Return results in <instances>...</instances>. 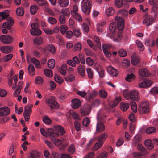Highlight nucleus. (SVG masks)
<instances>
[{"instance_id": "obj_1", "label": "nucleus", "mask_w": 158, "mask_h": 158, "mask_svg": "<svg viewBox=\"0 0 158 158\" xmlns=\"http://www.w3.org/2000/svg\"><path fill=\"white\" fill-rule=\"evenodd\" d=\"M92 2L91 0H83L81 3V10L85 15L89 14Z\"/></svg>"}, {"instance_id": "obj_2", "label": "nucleus", "mask_w": 158, "mask_h": 158, "mask_svg": "<svg viewBox=\"0 0 158 158\" xmlns=\"http://www.w3.org/2000/svg\"><path fill=\"white\" fill-rule=\"evenodd\" d=\"M45 102L51 109H57L59 107V105L54 97L52 96L47 98Z\"/></svg>"}, {"instance_id": "obj_3", "label": "nucleus", "mask_w": 158, "mask_h": 158, "mask_svg": "<svg viewBox=\"0 0 158 158\" xmlns=\"http://www.w3.org/2000/svg\"><path fill=\"white\" fill-rule=\"evenodd\" d=\"M138 111L140 114H148L149 112V106L147 101H143L140 104Z\"/></svg>"}, {"instance_id": "obj_4", "label": "nucleus", "mask_w": 158, "mask_h": 158, "mask_svg": "<svg viewBox=\"0 0 158 158\" xmlns=\"http://www.w3.org/2000/svg\"><path fill=\"white\" fill-rule=\"evenodd\" d=\"M149 3L152 6V8L151 15L154 18H156L158 12V7L156 2L153 1V0H149Z\"/></svg>"}, {"instance_id": "obj_5", "label": "nucleus", "mask_w": 158, "mask_h": 158, "mask_svg": "<svg viewBox=\"0 0 158 158\" xmlns=\"http://www.w3.org/2000/svg\"><path fill=\"white\" fill-rule=\"evenodd\" d=\"M0 41L4 44H7L12 42L13 38L9 35H2L0 36Z\"/></svg>"}, {"instance_id": "obj_6", "label": "nucleus", "mask_w": 158, "mask_h": 158, "mask_svg": "<svg viewBox=\"0 0 158 158\" xmlns=\"http://www.w3.org/2000/svg\"><path fill=\"white\" fill-rule=\"evenodd\" d=\"M115 21L117 23L118 29L120 31H122L124 28V20L121 17L116 16L114 18Z\"/></svg>"}, {"instance_id": "obj_7", "label": "nucleus", "mask_w": 158, "mask_h": 158, "mask_svg": "<svg viewBox=\"0 0 158 158\" xmlns=\"http://www.w3.org/2000/svg\"><path fill=\"white\" fill-rule=\"evenodd\" d=\"M145 19L143 21V24L147 26H149L151 25L153 21L155 20L156 18H154L150 15H148L147 13L145 14Z\"/></svg>"}, {"instance_id": "obj_8", "label": "nucleus", "mask_w": 158, "mask_h": 158, "mask_svg": "<svg viewBox=\"0 0 158 158\" xmlns=\"http://www.w3.org/2000/svg\"><path fill=\"white\" fill-rule=\"evenodd\" d=\"M129 97L130 99L132 100L138 101L140 99L138 92L136 90H133L129 93Z\"/></svg>"}, {"instance_id": "obj_9", "label": "nucleus", "mask_w": 158, "mask_h": 158, "mask_svg": "<svg viewBox=\"0 0 158 158\" xmlns=\"http://www.w3.org/2000/svg\"><path fill=\"white\" fill-rule=\"evenodd\" d=\"M7 22H4L2 24V27L3 28H6L8 29H10L11 27L14 24V21L12 18L10 17H9L7 19Z\"/></svg>"}, {"instance_id": "obj_10", "label": "nucleus", "mask_w": 158, "mask_h": 158, "mask_svg": "<svg viewBox=\"0 0 158 158\" xmlns=\"http://www.w3.org/2000/svg\"><path fill=\"white\" fill-rule=\"evenodd\" d=\"M54 131L60 136H63L65 132L64 128L60 125H56L54 126Z\"/></svg>"}, {"instance_id": "obj_11", "label": "nucleus", "mask_w": 158, "mask_h": 158, "mask_svg": "<svg viewBox=\"0 0 158 158\" xmlns=\"http://www.w3.org/2000/svg\"><path fill=\"white\" fill-rule=\"evenodd\" d=\"M121 100V98L120 96L116 97L112 101H108L109 105L111 107L113 108L116 106Z\"/></svg>"}, {"instance_id": "obj_12", "label": "nucleus", "mask_w": 158, "mask_h": 158, "mask_svg": "<svg viewBox=\"0 0 158 158\" xmlns=\"http://www.w3.org/2000/svg\"><path fill=\"white\" fill-rule=\"evenodd\" d=\"M107 70L109 74L112 76L116 77L118 75V70L111 66L107 67Z\"/></svg>"}, {"instance_id": "obj_13", "label": "nucleus", "mask_w": 158, "mask_h": 158, "mask_svg": "<svg viewBox=\"0 0 158 158\" xmlns=\"http://www.w3.org/2000/svg\"><path fill=\"white\" fill-rule=\"evenodd\" d=\"M105 130V127L104 124L101 122H98L97 123L96 133H101L103 132Z\"/></svg>"}, {"instance_id": "obj_14", "label": "nucleus", "mask_w": 158, "mask_h": 158, "mask_svg": "<svg viewBox=\"0 0 158 158\" xmlns=\"http://www.w3.org/2000/svg\"><path fill=\"white\" fill-rule=\"evenodd\" d=\"M10 112L9 108L7 107L0 108V116L4 117L8 115Z\"/></svg>"}, {"instance_id": "obj_15", "label": "nucleus", "mask_w": 158, "mask_h": 158, "mask_svg": "<svg viewBox=\"0 0 158 158\" xmlns=\"http://www.w3.org/2000/svg\"><path fill=\"white\" fill-rule=\"evenodd\" d=\"M152 81L150 80H147L142 82L138 84V86L140 88H145L150 87L152 84Z\"/></svg>"}, {"instance_id": "obj_16", "label": "nucleus", "mask_w": 158, "mask_h": 158, "mask_svg": "<svg viewBox=\"0 0 158 158\" xmlns=\"http://www.w3.org/2000/svg\"><path fill=\"white\" fill-rule=\"evenodd\" d=\"M71 102L72 107L74 109L78 108L81 105V101L78 99L74 98L72 100Z\"/></svg>"}, {"instance_id": "obj_17", "label": "nucleus", "mask_w": 158, "mask_h": 158, "mask_svg": "<svg viewBox=\"0 0 158 158\" xmlns=\"http://www.w3.org/2000/svg\"><path fill=\"white\" fill-rule=\"evenodd\" d=\"M89 106L88 105L85 106V108L84 107L80 110L81 114L83 116L88 115L90 111Z\"/></svg>"}, {"instance_id": "obj_18", "label": "nucleus", "mask_w": 158, "mask_h": 158, "mask_svg": "<svg viewBox=\"0 0 158 158\" xmlns=\"http://www.w3.org/2000/svg\"><path fill=\"white\" fill-rule=\"evenodd\" d=\"M97 92L95 90H93L88 93L86 97V100L88 101H89L95 98L97 96Z\"/></svg>"}, {"instance_id": "obj_19", "label": "nucleus", "mask_w": 158, "mask_h": 158, "mask_svg": "<svg viewBox=\"0 0 158 158\" xmlns=\"http://www.w3.org/2000/svg\"><path fill=\"white\" fill-rule=\"evenodd\" d=\"M139 74L140 76L145 77H148L150 75L149 71L145 68L140 69L139 71Z\"/></svg>"}, {"instance_id": "obj_20", "label": "nucleus", "mask_w": 158, "mask_h": 158, "mask_svg": "<svg viewBox=\"0 0 158 158\" xmlns=\"http://www.w3.org/2000/svg\"><path fill=\"white\" fill-rule=\"evenodd\" d=\"M33 44L35 45H41L43 43V40L41 37H37L33 40Z\"/></svg>"}, {"instance_id": "obj_21", "label": "nucleus", "mask_w": 158, "mask_h": 158, "mask_svg": "<svg viewBox=\"0 0 158 158\" xmlns=\"http://www.w3.org/2000/svg\"><path fill=\"white\" fill-rule=\"evenodd\" d=\"M12 47L9 46H2L0 48V49L2 52L5 53H9L11 52Z\"/></svg>"}, {"instance_id": "obj_22", "label": "nucleus", "mask_w": 158, "mask_h": 158, "mask_svg": "<svg viewBox=\"0 0 158 158\" xmlns=\"http://www.w3.org/2000/svg\"><path fill=\"white\" fill-rule=\"evenodd\" d=\"M85 67L83 65H80L77 68V70L79 74L81 76L84 77L85 75Z\"/></svg>"}, {"instance_id": "obj_23", "label": "nucleus", "mask_w": 158, "mask_h": 158, "mask_svg": "<svg viewBox=\"0 0 158 158\" xmlns=\"http://www.w3.org/2000/svg\"><path fill=\"white\" fill-rule=\"evenodd\" d=\"M115 12V9L112 7H109L105 11V14L107 16H110L114 15Z\"/></svg>"}, {"instance_id": "obj_24", "label": "nucleus", "mask_w": 158, "mask_h": 158, "mask_svg": "<svg viewBox=\"0 0 158 158\" xmlns=\"http://www.w3.org/2000/svg\"><path fill=\"white\" fill-rule=\"evenodd\" d=\"M121 110L123 112L126 111L129 107V104L123 102H121L120 104Z\"/></svg>"}, {"instance_id": "obj_25", "label": "nucleus", "mask_w": 158, "mask_h": 158, "mask_svg": "<svg viewBox=\"0 0 158 158\" xmlns=\"http://www.w3.org/2000/svg\"><path fill=\"white\" fill-rule=\"evenodd\" d=\"M117 25L115 22H112L109 25V30L112 33V35L115 34V31L116 29Z\"/></svg>"}, {"instance_id": "obj_26", "label": "nucleus", "mask_w": 158, "mask_h": 158, "mask_svg": "<svg viewBox=\"0 0 158 158\" xmlns=\"http://www.w3.org/2000/svg\"><path fill=\"white\" fill-rule=\"evenodd\" d=\"M33 105L30 104L29 105H27L24 108V112L23 114L30 115L31 112V109L32 108Z\"/></svg>"}, {"instance_id": "obj_27", "label": "nucleus", "mask_w": 158, "mask_h": 158, "mask_svg": "<svg viewBox=\"0 0 158 158\" xmlns=\"http://www.w3.org/2000/svg\"><path fill=\"white\" fill-rule=\"evenodd\" d=\"M72 16L77 21L79 22H81L82 21V19L81 15L78 13H74L72 12L71 14Z\"/></svg>"}, {"instance_id": "obj_28", "label": "nucleus", "mask_w": 158, "mask_h": 158, "mask_svg": "<svg viewBox=\"0 0 158 158\" xmlns=\"http://www.w3.org/2000/svg\"><path fill=\"white\" fill-rule=\"evenodd\" d=\"M141 140V136L140 135H137L134 137L132 144L135 146H137Z\"/></svg>"}, {"instance_id": "obj_29", "label": "nucleus", "mask_w": 158, "mask_h": 158, "mask_svg": "<svg viewBox=\"0 0 158 158\" xmlns=\"http://www.w3.org/2000/svg\"><path fill=\"white\" fill-rule=\"evenodd\" d=\"M145 145L148 148L151 150L153 148L154 146L152 143V141L150 139H148L145 140L144 142Z\"/></svg>"}, {"instance_id": "obj_30", "label": "nucleus", "mask_w": 158, "mask_h": 158, "mask_svg": "<svg viewBox=\"0 0 158 158\" xmlns=\"http://www.w3.org/2000/svg\"><path fill=\"white\" fill-rule=\"evenodd\" d=\"M107 134L106 133H104L101 134L100 136H98L96 139V140L99 141L103 142V141L105 140L107 138Z\"/></svg>"}, {"instance_id": "obj_31", "label": "nucleus", "mask_w": 158, "mask_h": 158, "mask_svg": "<svg viewBox=\"0 0 158 158\" xmlns=\"http://www.w3.org/2000/svg\"><path fill=\"white\" fill-rule=\"evenodd\" d=\"M58 3L62 7L67 6L69 4V0H58Z\"/></svg>"}, {"instance_id": "obj_32", "label": "nucleus", "mask_w": 158, "mask_h": 158, "mask_svg": "<svg viewBox=\"0 0 158 158\" xmlns=\"http://www.w3.org/2000/svg\"><path fill=\"white\" fill-rule=\"evenodd\" d=\"M30 31L31 35L33 36L40 35L42 34L41 31L38 28L30 30Z\"/></svg>"}, {"instance_id": "obj_33", "label": "nucleus", "mask_w": 158, "mask_h": 158, "mask_svg": "<svg viewBox=\"0 0 158 158\" xmlns=\"http://www.w3.org/2000/svg\"><path fill=\"white\" fill-rule=\"evenodd\" d=\"M155 41L153 40H150L149 39H146L145 41V45L150 47H153L155 45Z\"/></svg>"}, {"instance_id": "obj_34", "label": "nucleus", "mask_w": 158, "mask_h": 158, "mask_svg": "<svg viewBox=\"0 0 158 158\" xmlns=\"http://www.w3.org/2000/svg\"><path fill=\"white\" fill-rule=\"evenodd\" d=\"M103 143L102 142L99 141L97 142L92 148L93 151H95L101 148L103 145Z\"/></svg>"}, {"instance_id": "obj_35", "label": "nucleus", "mask_w": 158, "mask_h": 158, "mask_svg": "<svg viewBox=\"0 0 158 158\" xmlns=\"http://www.w3.org/2000/svg\"><path fill=\"white\" fill-rule=\"evenodd\" d=\"M135 78V76L131 73L127 75L125 77V80L126 81L130 82L133 81Z\"/></svg>"}, {"instance_id": "obj_36", "label": "nucleus", "mask_w": 158, "mask_h": 158, "mask_svg": "<svg viewBox=\"0 0 158 158\" xmlns=\"http://www.w3.org/2000/svg\"><path fill=\"white\" fill-rule=\"evenodd\" d=\"M31 60L36 68H41L40 62L38 60L33 57L31 59Z\"/></svg>"}, {"instance_id": "obj_37", "label": "nucleus", "mask_w": 158, "mask_h": 158, "mask_svg": "<svg viewBox=\"0 0 158 158\" xmlns=\"http://www.w3.org/2000/svg\"><path fill=\"white\" fill-rule=\"evenodd\" d=\"M99 97L102 98H106L107 96V93L104 90H100L98 92Z\"/></svg>"}, {"instance_id": "obj_38", "label": "nucleus", "mask_w": 158, "mask_h": 158, "mask_svg": "<svg viewBox=\"0 0 158 158\" xmlns=\"http://www.w3.org/2000/svg\"><path fill=\"white\" fill-rule=\"evenodd\" d=\"M28 70L30 74L32 76L34 75L35 73V68L33 65H29L28 67Z\"/></svg>"}, {"instance_id": "obj_39", "label": "nucleus", "mask_w": 158, "mask_h": 158, "mask_svg": "<svg viewBox=\"0 0 158 158\" xmlns=\"http://www.w3.org/2000/svg\"><path fill=\"white\" fill-rule=\"evenodd\" d=\"M66 69L67 67L66 65L65 64H63L62 65L61 67L59 69V70L62 75H65L66 73Z\"/></svg>"}, {"instance_id": "obj_40", "label": "nucleus", "mask_w": 158, "mask_h": 158, "mask_svg": "<svg viewBox=\"0 0 158 158\" xmlns=\"http://www.w3.org/2000/svg\"><path fill=\"white\" fill-rule=\"evenodd\" d=\"M16 13L18 16H22L24 14V11L23 8L22 7H19L16 10Z\"/></svg>"}, {"instance_id": "obj_41", "label": "nucleus", "mask_w": 158, "mask_h": 158, "mask_svg": "<svg viewBox=\"0 0 158 158\" xmlns=\"http://www.w3.org/2000/svg\"><path fill=\"white\" fill-rule=\"evenodd\" d=\"M54 79L55 81L59 84H61L63 81V79L60 76L56 74L54 76Z\"/></svg>"}, {"instance_id": "obj_42", "label": "nucleus", "mask_w": 158, "mask_h": 158, "mask_svg": "<svg viewBox=\"0 0 158 158\" xmlns=\"http://www.w3.org/2000/svg\"><path fill=\"white\" fill-rule=\"evenodd\" d=\"M45 75L47 77H50L52 76V72L51 70L48 69H45L44 70Z\"/></svg>"}, {"instance_id": "obj_43", "label": "nucleus", "mask_w": 158, "mask_h": 158, "mask_svg": "<svg viewBox=\"0 0 158 158\" xmlns=\"http://www.w3.org/2000/svg\"><path fill=\"white\" fill-rule=\"evenodd\" d=\"M132 64L133 65H136L140 62V59L135 56H133L131 58Z\"/></svg>"}, {"instance_id": "obj_44", "label": "nucleus", "mask_w": 158, "mask_h": 158, "mask_svg": "<svg viewBox=\"0 0 158 158\" xmlns=\"http://www.w3.org/2000/svg\"><path fill=\"white\" fill-rule=\"evenodd\" d=\"M70 114L72 115V116L74 119L79 120H80V118L78 114L75 112L71 110L70 111Z\"/></svg>"}, {"instance_id": "obj_45", "label": "nucleus", "mask_w": 158, "mask_h": 158, "mask_svg": "<svg viewBox=\"0 0 158 158\" xmlns=\"http://www.w3.org/2000/svg\"><path fill=\"white\" fill-rule=\"evenodd\" d=\"M94 41L96 43L97 47L98 48L101 49V44L100 43L99 38L96 36L94 37Z\"/></svg>"}, {"instance_id": "obj_46", "label": "nucleus", "mask_w": 158, "mask_h": 158, "mask_svg": "<svg viewBox=\"0 0 158 158\" xmlns=\"http://www.w3.org/2000/svg\"><path fill=\"white\" fill-rule=\"evenodd\" d=\"M66 21V17L63 15H61L59 16L58 17L59 23L62 24H64L65 23Z\"/></svg>"}, {"instance_id": "obj_47", "label": "nucleus", "mask_w": 158, "mask_h": 158, "mask_svg": "<svg viewBox=\"0 0 158 158\" xmlns=\"http://www.w3.org/2000/svg\"><path fill=\"white\" fill-rule=\"evenodd\" d=\"M38 9V6L35 5H33L30 7V12L32 15L36 13Z\"/></svg>"}, {"instance_id": "obj_48", "label": "nucleus", "mask_w": 158, "mask_h": 158, "mask_svg": "<svg viewBox=\"0 0 158 158\" xmlns=\"http://www.w3.org/2000/svg\"><path fill=\"white\" fill-rule=\"evenodd\" d=\"M55 64V60L53 59H50L48 62V67L51 69H53L54 68Z\"/></svg>"}, {"instance_id": "obj_49", "label": "nucleus", "mask_w": 158, "mask_h": 158, "mask_svg": "<svg viewBox=\"0 0 158 158\" xmlns=\"http://www.w3.org/2000/svg\"><path fill=\"white\" fill-rule=\"evenodd\" d=\"M86 72L88 75V77L90 79L93 78L94 73L91 68H88L86 69Z\"/></svg>"}, {"instance_id": "obj_50", "label": "nucleus", "mask_w": 158, "mask_h": 158, "mask_svg": "<svg viewBox=\"0 0 158 158\" xmlns=\"http://www.w3.org/2000/svg\"><path fill=\"white\" fill-rule=\"evenodd\" d=\"M49 135L51 141L53 140V139H56L60 136L56 131L55 132H49Z\"/></svg>"}, {"instance_id": "obj_51", "label": "nucleus", "mask_w": 158, "mask_h": 158, "mask_svg": "<svg viewBox=\"0 0 158 158\" xmlns=\"http://www.w3.org/2000/svg\"><path fill=\"white\" fill-rule=\"evenodd\" d=\"M137 149L138 150L144 153V154L147 153L146 150L141 144L139 143L137 144Z\"/></svg>"}, {"instance_id": "obj_52", "label": "nucleus", "mask_w": 158, "mask_h": 158, "mask_svg": "<svg viewBox=\"0 0 158 158\" xmlns=\"http://www.w3.org/2000/svg\"><path fill=\"white\" fill-rule=\"evenodd\" d=\"M136 43L137 45L139 50L140 51H143L144 49V47L142 43L139 40H136Z\"/></svg>"}, {"instance_id": "obj_53", "label": "nucleus", "mask_w": 158, "mask_h": 158, "mask_svg": "<svg viewBox=\"0 0 158 158\" xmlns=\"http://www.w3.org/2000/svg\"><path fill=\"white\" fill-rule=\"evenodd\" d=\"M131 109L134 112H136L137 111V106L136 103L133 101L130 102Z\"/></svg>"}, {"instance_id": "obj_54", "label": "nucleus", "mask_w": 158, "mask_h": 158, "mask_svg": "<svg viewBox=\"0 0 158 158\" xmlns=\"http://www.w3.org/2000/svg\"><path fill=\"white\" fill-rule=\"evenodd\" d=\"M52 142L56 145L59 146L62 144V141L60 139H53Z\"/></svg>"}, {"instance_id": "obj_55", "label": "nucleus", "mask_w": 158, "mask_h": 158, "mask_svg": "<svg viewBox=\"0 0 158 158\" xmlns=\"http://www.w3.org/2000/svg\"><path fill=\"white\" fill-rule=\"evenodd\" d=\"M156 131V129L154 127H150L146 130V132L148 134H151L155 132Z\"/></svg>"}, {"instance_id": "obj_56", "label": "nucleus", "mask_w": 158, "mask_h": 158, "mask_svg": "<svg viewBox=\"0 0 158 158\" xmlns=\"http://www.w3.org/2000/svg\"><path fill=\"white\" fill-rule=\"evenodd\" d=\"M9 16V14L6 12H2L0 13V22L5 19Z\"/></svg>"}, {"instance_id": "obj_57", "label": "nucleus", "mask_w": 158, "mask_h": 158, "mask_svg": "<svg viewBox=\"0 0 158 158\" xmlns=\"http://www.w3.org/2000/svg\"><path fill=\"white\" fill-rule=\"evenodd\" d=\"M90 123V120L88 117H86L84 118L82 121L83 125L85 127H87Z\"/></svg>"}, {"instance_id": "obj_58", "label": "nucleus", "mask_w": 158, "mask_h": 158, "mask_svg": "<svg viewBox=\"0 0 158 158\" xmlns=\"http://www.w3.org/2000/svg\"><path fill=\"white\" fill-rule=\"evenodd\" d=\"M123 0H115V5L118 8H121L123 5Z\"/></svg>"}, {"instance_id": "obj_59", "label": "nucleus", "mask_w": 158, "mask_h": 158, "mask_svg": "<svg viewBox=\"0 0 158 158\" xmlns=\"http://www.w3.org/2000/svg\"><path fill=\"white\" fill-rule=\"evenodd\" d=\"M118 54L120 56L122 57H124L127 55L126 51L123 49H120L118 52Z\"/></svg>"}, {"instance_id": "obj_60", "label": "nucleus", "mask_w": 158, "mask_h": 158, "mask_svg": "<svg viewBox=\"0 0 158 158\" xmlns=\"http://www.w3.org/2000/svg\"><path fill=\"white\" fill-rule=\"evenodd\" d=\"M13 55L12 54H10L4 56L3 58V61L5 62H7L10 60L13 57Z\"/></svg>"}, {"instance_id": "obj_61", "label": "nucleus", "mask_w": 158, "mask_h": 158, "mask_svg": "<svg viewBox=\"0 0 158 158\" xmlns=\"http://www.w3.org/2000/svg\"><path fill=\"white\" fill-rule=\"evenodd\" d=\"M108 155V153L106 152L100 153L96 158H107Z\"/></svg>"}, {"instance_id": "obj_62", "label": "nucleus", "mask_w": 158, "mask_h": 158, "mask_svg": "<svg viewBox=\"0 0 158 158\" xmlns=\"http://www.w3.org/2000/svg\"><path fill=\"white\" fill-rule=\"evenodd\" d=\"M48 21L50 24H56L57 23V20L56 19L52 17H49L48 19Z\"/></svg>"}, {"instance_id": "obj_63", "label": "nucleus", "mask_w": 158, "mask_h": 158, "mask_svg": "<svg viewBox=\"0 0 158 158\" xmlns=\"http://www.w3.org/2000/svg\"><path fill=\"white\" fill-rule=\"evenodd\" d=\"M43 121L46 124H50L51 123V119L47 116H45L44 117Z\"/></svg>"}, {"instance_id": "obj_64", "label": "nucleus", "mask_w": 158, "mask_h": 158, "mask_svg": "<svg viewBox=\"0 0 158 158\" xmlns=\"http://www.w3.org/2000/svg\"><path fill=\"white\" fill-rule=\"evenodd\" d=\"M69 152L71 154L74 153L75 151V147L73 144H71L69 147L68 149Z\"/></svg>"}]
</instances>
